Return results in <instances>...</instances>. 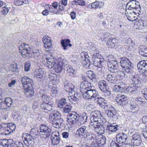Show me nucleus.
I'll return each instance as SVG.
<instances>
[{"mask_svg":"<svg viewBox=\"0 0 147 147\" xmlns=\"http://www.w3.org/2000/svg\"><path fill=\"white\" fill-rule=\"evenodd\" d=\"M131 142L134 146H139L142 143L141 136L138 133H136L132 136Z\"/></svg>","mask_w":147,"mask_h":147,"instance_id":"obj_13","label":"nucleus"},{"mask_svg":"<svg viewBox=\"0 0 147 147\" xmlns=\"http://www.w3.org/2000/svg\"><path fill=\"white\" fill-rule=\"evenodd\" d=\"M71 105L67 104L61 109V110L64 113H68L69 114L71 112Z\"/></svg>","mask_w":147,"mask_h":147,"instance_id":"obj_46","label":"nucleus"},{"mask_svg":"<svg viewBox=\"0 0 147 147\" xmlns=\"http://www.w3.org/2000/svg\"><path fill=\"white\" fill-rule=\"evenodd\" d=\"M64 86L66 91L69 92V95L70 94H72L73 92H74V86L71 83L67 81L65 83Z\"/></svg>","mask_w":147,"mask_h":147,"instance_id":"obj_26","label":"nucleus"},{"mask_svg":"<svg viewBox=\"0 0 147 147\" xmlns=\"http://www.w3.org/2000/svg\"><path fill=\"white\" fill-rule=\"evenodd\" d=\"M8 107H11L12 102V99L10 98H6L4 101Z\"/></svg>","mask_w":147,"mask_h":147,"instance_id":"obj_54","label":"nucleus"},{"mask_svg":"<svg viewBox=\"0 0 147 147\" xmlns=\"http://www.w3.org/2000/svg\"><path fill=\"white\" fill-rule=\"evenodd\" d=\"M106 139L104 136H102L99 138L98 140V144L103 145L105 143Z\"/></svg>","mask_w":147,"mask_h":147,"instance_id":"obj_63","label":"nucleus"},{"mask_svg":"<svg viewBox=\"0 0 147 147\" xmlns=\"http://www.w3.org/2000/svg\"><path fill=\"white\" fill-rule=\"evenodd\" d=\"M66 100L65 98H62L59 99L58 102V107L61 109L63 107H64L67 104Z\"/></svg>","mask_w":147,"mask_h":147,"instance_id":"obj_45","label":"nucleus"},{"mask_svg":"<svg viewBox=\"0 0 147 147\" xmlns=\"http://www.w3.org/2000/svg\"><path fill=\"white\" fill-rule=\"evenodd\" d=\"M74 93V95H71V94H70L69 95V96H68V99L69 101L73 102V101H76L77 102L78 100H79L80 98V95L79 94L77 93H76L75 92H73Z\"/></svg>","mask_w":147,"mask_h":147,"instance_id":"obj_35","label":"nucleus"},{"mask_svg":"<svg viewBox=\"0 0 147 147\" xmlns=\"http://www.w3.org/2000/svg\"><path fill=\"white\" fill-rule=\"evenodd\" d=\"M47 6L49 8L48 10L49 12H51L53 14H57L58 13V11L54 10V9L52 7L51 5H48Z\"/></svg>","mask_w":147,"mask_h":147,"instance_id":"obj_61","label":"nucleus"},{"mask_svg":"<svg viewBox=\"0 0 147 147\" xmlns=\"http://www.w3.org/2000/svg\"><path fill=\"white\" fill-rule=\"evenodd\" d=\"M11 68L12 71L17 72L18 71L17 65V64L16 63L11 64Z\"/></svg>","mask_w":147,"mask_h":147,"instance_id":"obj_60","label":"nucleus"},{"mask_svg":"<svg viewBox=\"0 0 147 147\" xmlns=\"http://www.w3.org/2000/svg\"><path fill=\"white\" fill-rule=\"evenodd\" d=\"M25 91V94L28 97H31L34 94V91L32 86L31 87H28L26 89H24Z\"/></svg>","mask_w":147,"mask_h":147,"instance_id":"obj_37","label":"nucleus"},{"mask_svg":"<svg viewBox=\"0 0 147 147\" xmlns=\"http://www.w3.org/2000/svg\"><path fill=\"white\" fill-rule=\"evenodd\" d=\"M40 136L43 140H46L51 134V129L45 125L42 124L40 126Z\"/></svg>","mask_w":147,"mask_h":147,"instance_id":"obj_8","label":"nucleus"},{"mask_svg":"<svg viewBox=\"0 0 147 147\" xmlns=\"http://www.w3.org/2000/svg\"><path fill=\"white\" fill-rule=\"evenodd\" d=\"M99 56V53H96V54H94L92 58L93 64L95 66L100 68L101 66V62L100 59L98 57Z\"/></svg>","mask_w":147,"mask_h":147,"instance_id":"obj_21","label":"nucleus"},{"mask_svg":"<svg viewBox=\"0 0 147 147\" xmlns=\"http://www.w3.org/2000/svg\"><path fill=\"white\" fill-rule=\"evenodd\" d=\"M87 116L86 113H84L82 115H80L78 117L77 121L81 124H84L87 121Z\"/></svg>","mask_w":147,"mask_h":147,"instance_id":"obj_39","label":"nucleus"},{"mask_svg":"<svg viewBox=\"0 0 147 147\" xmlns=\"http://www.w3.org/2000/svg\"><path fill=\"white\" fill-rule=\"evenodd\" d=\"M0 144L4 147H24L22 142H16L11 139H1L0 140Z\"/></svg>","mask_w":147,"mask_h":147,"instance_id":"obj_4","label":"nucleus"},{"mask_svg":"<svg viewBox=\"0 0 147 147\" xmlns=\"http://www.w3.org/2000/svg\"><path fill=\"white\" fill-rule=\"evenodd\" d=\"M92 115L91 117V120H93L94 117L101 118L102 117L100 112L98 110H96L92 112Z\"/></svg>","mask_w":147,"mask_h":147,"instance_id":"obj_48","label":"nucleus"},{"mask_svg":"<svg viewBox=\"0 0 147 147\" xmlns=\"http://www.w3.org/2000/svg\"><path fill=\"white\" fill-rule=\"evenodd\" d=\"M65 69L66 70L67 73L69 76H74L76 74V72L71 66L69 65L67 66Z\"/></svg>","mask_w":147,"mask_h":147,"instance_id":"obj_41","label":"nucleus"},{"mask_svg":"<svg viewBox=\"0 0 147 147\" xmlns=\"http://www.w3.org/2000/svg\"><path fill=\"white\" fill-rule=\"evenodd\" d=\"M21 80L24 89H26L28 87H31L33 84L32 80L27 76H23L21 78Z\"/></svg>","mask_w":147,"mask_h":147,"instance_id":"obj_16","label":"nucleus"},{"mask_svg":"<svg viewBox=\"0 0 147 147\" xmlns=\"http://www.w3.org/2000/svg\"><path fill=\"white\" fill-rule=\"evenodd\" d=\"M100 118L98 117H94V120H91V117L90 118L91 121V125L93 126L95 128H97L98 127H102V126L99 125L98 126L99 124V121Z\"/></svg>","mask_w":147,"mask_h":147,"instance_id":"obj_38","label":"nucleus"},{"mask_svg":"<svg viewBox=\"0 0 147 147\" xmlns=\"http://www.w3.org/2000/svg\"><path fill=\"white\" fill-rule=\"evenodd\" d=\"M94 87L92 86L91 88L87 91H86L83 94V96L84 98L88 99H94L97 96L98 94V92L95 89H94Z\"/></svg>","mask_w":147,"mask_h":147,"instance_id":"obj_9","label":"nucleus"},{"mask_svg":"<svg viewBox=\"0 0 147 147\" xmlns=\"http://www.w3.org/2000/svg\"><path fill=\"white\" fill-rule=\"evenodd\" d=\"M126 15L127 17V18L130 21H133L135 20V19H133V18L134 17L133 16L132 13H134L132 12H130L129 11L126 12Z\"/></svg>","mask_w":147,"mask_h":147,"instance_id":"obj_50","label":"nucleus"},{"mask_svg":"<svg viewBox=\"0 0 147 147\" xmlns=\"http://www.w3.org/2000/svg\"><path fill=\"white\" fill-rule=\"evenodd\" d=\"M72 4H76L82 6L85 5V3L83 0H74L72 2Z\"/></svg>","mask_w":147,"mask_h":147,"instance_id":"obj_51","label":"nucleus"},{"mask_svg":"<svg viewBox=\"0 0 147 147\" xmlns=\"http://www.w3.org/2000/svg\"><path fill=\"white\" fill-rule=\"evenodd\" d=\"M31 66L30 63L28 61H27L25 63L24 66V70L26 71H29L30 69Z\"/></svg>","mask_w":147,"mask_h":147,"instance_id":"obj_64","label":"nucleus"},{"mask_svg":"<svg viewBox=\"0 0 147 147\" xmlns=\"http://www.w3.org/2000/svg\"><path fill=\"white\" fill-rule=\"evenodd\" d=\"M117 142L121 144H123L127 138V136L125 133H118L116 135Z\"/></svg>","mask_w":147,"mask_h":147,"instance_id":"obj_19","label":"nucleus"},{"mask_svg":"<svg viewBox=\"0 0 147 147\" xmlns=\"http://www.w3.org/2000/svg\"><path fill=\"white\" fill-rule=\"evenodd\" d=\"M136 86L134 84H131L129 86H128L126 88V91L129 93H134L138 89V88H137Z\"/></svg>","mask_w":147,"mask_h":147,"instance_id":"obj_44","label":"nucleus"},{"mask_svg":"<svg viewBox=\"0 0 147 147\" xmlns=\"http://www.w3.org/2000/svg\"><path fill=\"white\" fill-rule=\"evenodd\" d=\"M131 79L134 84H133L137 86V88L141 86V82L139 79V78L137 77V76H132Z\"/></svg>","mask_w":147,"mask_h":147,"instance_id":"obj_36","label":"nucleus"},{"mask_svg":"<svg viewBox=\"0 0 147 147\" xmlns=\"http://www.w3.org/2000/svg\"><path fill=\"white\" fill-rule=\"evenodd\" d=\"M79 117V115L75 111H71L68 114L67 116V121L72 125L77 121L78 117Z\"/></svg>","mask_w":147,"mask_h":147,"instance_id":"obj_11","label":"nucleus"},{"mask_svg":"<svg viewBox=\"0 0 147 147\" xmlns=\"http://www.w3.org/2000/svg\"><path fill=\"white\" fill-rule=\"evenodd\" d=\"M107 80L110 83L114 84L117 82V78L116 76L113 74H109L106 77Z\"/></svg>","mask_w":147,"mask_h":147,"instance_id":"obj_32","label":"nucleus"},{"mask_svg":"<svg viewBox=\"0 0 147 147\" xmlns=\"http://www.w3.org/2000/svg\"><path fill=\"white\" fill-rule=\"evenodd\" d=\"M42 100L44 102H49V100H50V97L47 95V94H43L42 96Z\"/></svg>","mask_w":147,"mask_h":147,"instance_id":"obj_56","label":"nucleus"},{"mask_svg":"<svg viewBox=\"0 0 147 147\" xmlns=\"http://www.w3.org/2000/svg\"><path fill=\"white\" fill-rule=\"evenodd\" d=\"M35 76L36 79L39 80L42 79L44 77V74L40 72H37Z\"/></svg>","mask_w":147,"mask_h":147,"instance_id":"obj_59","label":"nucleus"},{"mask_svg":"<svg viewBox=\"0 0 147 147\" xmlns=\"http://www.w3.org/2000/svg\"><path fill=\"white\" fill-rule=\"evenodd\" d=\"M140 7L139 3L135 0H130L127 4L126 6V12L129 10H131L132 13L135 14L138 13L140 15L141 12Z\"/></svg>","mask_w":147,"mask_h":147,"instance_id":"obj_3","label":"nucleus"},{"mask_svg":"<svg viewBox=\"0 0 147 147\" xmlns=\"http://www.w3.org/2000/svg\"><path fill=\"white\" fill-rule=\"evenodd\" d=\"M98 126L101 125L102 126V127L100 126L98 127L97 128L98 129V130L100 131L103 130V132L104 131V126H106L107 127V125H109L110 123L107 121L105 119L103 118L102 117L100 118Z\"/></svg>","mask_w":147,"mask_h":147,"instance_id":"obj_25","label":"nucleus"},{"mask_svg":"<svg viewBox=\"0 0 147 147\" xmlns=\"http://www.w3.org/2000/svg\"><path fill=\"white\" fill-rule=\"evenodd\" d=\"M122 145L118 143L115 142V141H112L111 143L110 147H121V146Z\"/></svg>","mask_w":147,"mask_h":147,"instance_id":"obj_62","label":"nucleus"},{"mask_svg":"<svg viewBox=\"0 0 147 147\" xmlns=\"http://www.w3.org/2000/svg\"><path fill=\"white\" fill-rule=\"evenodd\" d=\"M140 54L144 57H147V48L144 45L140 46L139 49Z\"/></svg>","mask_w":147,"mask_h":147,"instance_id":"obj_40","label":"nucleus"},{"mask_svg":"<svg viewBox=\"0 0 147 147\" xmlns=\"http://www.w3.org/2000/svg\"><path fill=\"white\" fill-rule=\"evenodd\" d=\"M8 108V107L4 101L1 102L0 104V109L1 110L3 111H6Z\"/></svg>","mask_w":147,"mask_h":147,"instance_id":"obj_58","label":"nucleus"},{"mask_svg":"<svg viewBox=\"0 0 147 147\" xmlns=\"http://www.w3.org/2000/svg\"><path fill=\"white\" fill-rule=\"evenodd\" d=\"M95 102L101 105L102 102L106 104V100H105L104 98L100 96L99 94L97 95V96L94 98Z\"/></svg>","mask_w":147,"mask_h":147,"instance_id":"obj_47","label":"nucleus"},{"mask_svg":"<svg viewBox=\"0 0 147 147\" xmlns=\"http://www.w3.org/2000/svg\"><path fill=\"white\" fill-rule=\"evenodd\" d=\"M24 142L25 145L27 147H33L34 145V139H32L29 134L25 133L24 134L22 137Z\"/></svg>","mask_w":147,"mask_h":147,"instance_id":"obj_10","label":"nucleus"},{"mask_svg":"<svg viewBox=\"0 0 147 147\" xmlns=\"http://www.w3.org/2000/svg\"><path fill=\"white\" fill-rule=\"evenodd\" d=\"M15 125L13 123H3L0 126V131L2 135H8L15 130Z\"/></svg>","mask_w":147,"mask_h":147,"instance_id":"obj_6","label":"nucleus"},{"mask_svg":"<svg viewBox=\"0 0 147 147\" xmlns=\"http://www.w3.org/2000/svg\"><path fill=\"white\" fill-rule=\"evenodd\" d=\"M45 61H46V65L49 69L53 68L55 71L57 73H60L62 70L63 67L60 65L59 61L55 60L53 57L51 58H47Z\"/></svg>","mask_w":147,"mask_h":147,"instance_id":"obj_2","label":"nucleus"},{"mask_svg":"<svg viewBox=\"0 0 147 147\" xmlns=\"http://www.w3.org/2000/svg\"><path fill=\"white\" fill-rule=\"evenodd\" d=\"M118 125H114L112 124L109 123V125H107L106 130L107 132L109 134H113L118 129L117 127Z\"/></svg>","mask_w":147,"mask_h":147,"instance_id":"obj_24","label":"nucleus"},{"mask_svg":"<svg viewBox=\"0 0 147 147\" xmlns=\"http://www.w3.org/2000/svg\"><path fill=\"white\" fill-rule=\"evenodd\" d=\"M125 67H123L122 68L127 73L129 74H131L133 73L132 69L133 68V64L130 61L125 65Z\"/></svg>","mask_w":147,"mask_h":147,"instance_id":"obj_33","label":"nucleus"},{"mask_svg":"<svg viewBox=\"0 0 147 147\" xmlns=\"http://www.w3.org/2000/svg\"><path fill=\"white\" fill-rule=\"evenodd\" d=\"M56 60L57 61L60 62L61 63L60 65H62V66L63 67H64L65 68L67 67V66H68L69 65H68V62L65 59H59L58 60L56 59Z\"/></svg>","mask_w":147,"mask_h":147,"instance_id":"obj_52","label":"nucleus"},{"mask_svg":"<svg viewBox=\"0 0 147 147\" xmlns=\"http://www.w3.org/2000/svg\"><path fill=\"white\" fill-rule=\"evenodd\" d=\"M61 117L60 114L58 111H54L51 113L49 115V120L50 122H53V121L57 119H58Z\"/></svg>","mask_w":147,"mask_h":147,"instance_id":"obj_27","label":"nucleus"},{"mask_svg":"<svg viewBox=\"0 0 147 147\" xmlns=\"http://www.w3.org/2000/svg\"><path fill=\"white\" fill-rule=\"evenodd\" d=\"M127 97L125 95H118L115 100L119 105L123 106L127 103Z\"/></svg>","mask_w":147,"mask_h":147,"instance_id":"obj_15","label":"nucleus"},{"mask_svg":"<svg viewBox=\"0 0 147 147\" xmlns=\"http://www.w3.org/2000/svg\"><path fill=\"white\" fill-rule=\"evenodd\" d=\"M130 61L126 57H122L121 58V60L120 61V63L121 66L123 67H125V65L126 64Z\"/></svg>","mask_w":147,"mask_h":147,"instance_id":"obj_49","label":"nucleus"},{"mask_svg":"<svg viewBox=\"0 0 147 147\" xmlns=\"http://www.w3.org/2000/svg\"><path fill=\"white\" fill-rule=\"evenodd\" d=\"M33 54L34 58L36 60H38L41 57L40 53L38 50H36L35 51H34L33 52Z\"/></svg>","mask_w":147,"mask_h":147,"instance_id":"obj_55","label":"nucleus"},{"mask_svg":"<svg viewBox=\"0 0 147 147\" xmlns=\"http://www.w3.org/2000/svg\"><path fill=\"white\" fill-rule=\"evenodd\" d=\"M109 61L107 62L108 68L109 70L112 73H115L117 71L118 74L123 77L124 76L125 74L124 72L119 71L117 67L119 64V62L117 61V59L114 58L113 56L109 57Z\"/></svg>","mask_w":147,"mask_h":147,"instance_id":"obj_1","label":"nucleus"},{"mask_svg":"<svg viewBox=\"0 0 147 147\" xmlns=\"http://www.w3.org/2000/svg\"><path fill=\"white\" fill-rule=\"evenodd\" d=\"M53 103V102H48L47 103L43 102L40 105L41 108L43 111L47 113L52 109Z\"/></svg>","mask_w":147,"mask_h":147,"instance_id":"obj_22","label":"nucleus"},{"mask_svg":"<svg viewBox=\"0 0 147 147\" xmlns=\"http://www.w3.org/2000/svg\"><path fill=\"white\" fill-rule=\"evenodd\" d=\"M30 49L28 45L22 43L19 47V52L22 56L26 59L30 58L32 56V54L31 53L30 51L28 48Z\"/></svg>","mask_w":147,"mask_h":147,"instance_id":"obj_7","label":"nucleus"},{"mask_svg":"<svg viewBox=\"0 0 147 147\" xmlns=\"http://www.w3.org/2000/svg\"><path fill=\"white\" fill-rule=\"evenodd\" d=\"M98 86L101 91H103L107 89V85L106 82L104 80H101L98 82Z\"/></svg>","mask_w":147,"mask_h":147,"instance_id":"obj_42","label":"nucleus"},{"mask_svg":"<svg viewBox=\"0 0 147 147\" xmlns=\"http://www.w3.org/2000/svg\"><path fill=\"white\" fill-rule=\"evenodd\" d=\"M51 139L52 144L53 145H57L60 142L59 134L57 132V134H53L51 136Z\"/></svg>","mask_w":147,"mask_h":147,"instance_id":"obj_34","label":"nucleus"},{"mask_svg":"<svg viewBox=\"0 0 147 147\" xmlns=\"http://www.w3.org/2000/svg\"><path fill=\"white\" fill-rule=\"evenodd\" d=\"M118 45V40L115 38L110 39L107 42L106 45L109 48H114Z\"/></svg>","mask_w":147,"mask_h":147,"instance_id":"obj_29","label":"nucleus"},{"mask_svg":"<svg viewBox=\"0 0 147 147\" xmlns=\"http://www.w3.org/2000/svg\"><path fill=\"white\" fill-rule=\"evenodd\" d=\"M70 40L68 39L62 40H61V43L64 50H66L67 49V47L68 46L69 47H71V45L70 43Z\"/></svg>","mask_w":147,"mask_h":147,"instance_id":"obj_43","label":"nucleus"},{"mask_svg":"<svg viewBox=\"0 0 147 147\" xmlns=\"http://www.w3.org/2000/svg\"><path fill=\"white\" fill-rule=\"evenodd\" d=\"M147 26V20L144 18H142L141 20L137 21L134 24V27L136 29L142 30L144 29Z\"/></svg>","mask_w":147,"mask_h":147,"instance_id":"obj_14","label":"nucleus"},{"mask_svg":"<svg viewBox=\"0 0 147 147\" xmlns=\"http://www.w3.org/2000/svg\"><path fill=\"white\" fill-rule=\"evenodd\" d=\"M134 42L132 40L131 38L128 39L127 40V46L130 49H131L135 45Z\"/></svg>","mask_w":147,"mask_h":147,"instance_id":"obj_53","label":"nucleus"},{"mask_svg":"<svg viewBox=\"0 0 147 147\" xmlns=\"http://www.w3.org/2000/svg\"><path fill=\"white\" fill-rule=\"evenodd\" d=\"M29 135L31 136L32 139L38 138L40 136L39 131L38 128H34L31 129Z\"/></svg>","mask_w":147,"mask_h":147,"instance_id":"obj_30","label":"nucleus"},{"mask_svg":"<svg viewBox=\"0 0 147 147\" xmlns=\"http://www.w3.org/2000/svg\"><path fill=\"white\" fill-rule=\"evenodd\" d=\"M104 109L106 111L109 118L113 121H116L119 116L115 108L110 105H106L104 106Z\"/></svg>","mask_w":147,"mask_h":147,"instance_id":"obj_5","label":"nucleus"},{"mask_svg":"<svg viewBox=\"0 0 147 147\" xmlns=\"http://www.w3.org/2000/svg\"><path fill=\"white\" fill-rule=\"evenodd\" d=\"M89 131L88 127L85 126H83L78 129L77 132H78L79 136L80 137L83 138L86 136Z\"/></svg>","mask_w":147,"mask_h":147,"instance_id":"obj_17","label":"nucleus"},{"mask_svg":"<svg viewBox=\"0 0 147 147\" xmlns=\"http://www.w3.org/2000/svg\"><path fill=\"white\" fill-rule=\"evenodd\" d=\"M49 78L51 81H55L57 79V75L54 73H51L49 74Z\"/></svg>","mask_w":147,"mask_h":147,"instance_id":"obj_57","label":"nucleus"},{"mask_svg":"<svg viewBox=\"0 0 147 147\" xmlns=\"http://www.w3.org/2000/svg\"><path fill=\"white\" fill-rule=\"evenodd\" d=\"M43 42L44 43L45 48L47 49L50 50L52 47V43L51 38L47 36H45L42 38Z\"/></svg>","mask_w":147,"mask_h":147,"instance_id":"obj_23","label":"nucleus"},{"mask_svg":"<svg viewBox=\"0 0 147 147\" xmlns=\"http://www.w3.org/2000/svg\"><path fill=\"white\" fill-rule=\"evenodd\" d=\"M80 89L81 92L83 94L87 90L91 88L92 86L91 84L88 82H82L80 84Z\"/></svg>","mask_w":147,"mask_h":147,"instance_id":"obj_20","label":"nucleus"},{"mask_svg":"<svg viewBox=\"0 0 147 147\" xmlns=\"http://www.w3.org/2000/svg\"><path fill=\"white\" fill-rule=\"evenodd\" d=\"M103 2L102 1H95L88 5V7L89 8L96 9L102 7L104 5Z\"/></svg>","mask_w":147,"mask_h":147,"instance_id":"obj_31","label":"nucleus"},{"mask_svg":"<svg viewBox=\"0 0 147 147\" xmlns=\"http://www.w3.org/2000/svg\"><path fill=\"white\" fill-rule=\"evenodd\" d=\"M63 120L62 118L60 117V119H56L53 122H51L52 125L54 127L56 128H60L62 126H63Z\"/></svg>","mask_w":147,"mask_h":147,"instance_id":"obj_28","label":"nucleus"},{"mask_svg":"<svg viewBox=\"0 0 147 147\" xmlns=\"http://www.w3.org/2000/svg\"><path fill=\"white\" fill-rule=\"evenodd\" d=\"M137 69L139 71L143 73L145 76H147V61L143 60L138 62L137 65Z\"/></svg>","mask_w":147,"mask_h":147,"instance_id":"obj_12","label":"nucleus"},{"mask_svg":"<svg viewBox=\"0 0 147 147\" xmlns=\"http://www.w3.org/2000/svg\"><path fill=\"white\" fill-rule=\"evenodd\" d=\"M80 59L82 61V63L83 65H85L86 67H88L90 64L89 58L88 54L86 52H82L81 53Z\"/></svg>","mask_w":147,"mask_h":147,"instance_id":"obj_18","label":"nucleus"}]
</instances>
